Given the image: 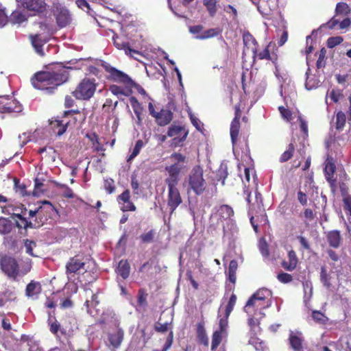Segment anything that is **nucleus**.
<instances>
[{
  "label": "nucleus",
  "mask_w": 351,
  "mask_h": 351,
  "mask_svg": "<svg viewBox=\"0 0 351 351\" xmlns=\"http://www.w3.org/2000/svg\"><path fill=\"white\" fill-rule=\"evenodd\" d=\"M169 158L172 164L165 167L167 174L165 182L168 188L167 206L170 209V214H172L182 202L177 186L180 180V174L185 169L184 163L186 162V158L180 153L174 152L171 154Z\"/></svg>",
  "instance_id": "nucleus-1"
},
{
  "label": "nucleus",
  "mask_w": 351,
  "mask_h": 351,
  "mask_svg": "<svg viewBox=\"0 0 351 351\" xmlns=\"http://www.w3.org/2000/svg\"><path fill=\"white\" fill-rule=\"evenodd\" d=\"M69 77L67 69L62 64H57L50 70L37 72L32 77L31 82L34 88L51 94L58 86L67 82Z\"/></svg>",
  "instance_id": "nucleus-2"
},
{
  "label": "nucleus",
  "mask_w": 351,
  "mask_h": 351,
  "mask_svg": "<svg viewBox=\"0 0 351 351\" xmlns=\"http://www.w3.org/2000/svg\"><path fill=\"white\" fill-rule=\"evenodd\" d=\"M271 291L267 289L257 290L247 301L243 310L250 316H255L258 313L268 308L271 305Z\"/></svg>",
  "instance_id": "nucleus-3"
},
{
  "label": "nucleus",
  "mask_w": 351,
  "mask_h": 351,
  "mask_svg": "<svg viewBox=\"0 0 351 351\" xmlns=\"http://www.w3.org/2000/svg\"><path fill=\"white\" fill-rule=\"evenodd\" d=\"M97 86V83L95 78L84 77L71 94L76 99L88 101L94 96Z\"/></svg>",
  "instance_id": "nucleus-4"
},
{
  "label": "nucleus",
  "mask_w": 351,
  "mask_h": 351,
  "mask_svg": "<svg viewBox=\"0 0 351 351\" xmlns=\"http://www.w3.org/2000/svg\"><path fill=\"white\" fill-rule=\"evenodd\" d=\"M203 169L199 165L195 166L189 176V187L197 195H202L206 189V182L203 176Z\"/></svg>",
  "instance_id": "nucleus-5"
},
{
  "label": "nucleus",
  "mask_w": 351,
  "mask_h": 351,
  "mask_svg": "<svg viewBox=\"0 0 351 351\" xmlns=\"http://www.w3.org/2000/svg\"><path fill=\"white\" fill-rule=\"evenodd\" d=\"M101 66L108 74L107 78L109 80L122 84L126 88V89H131V86L133 84V80L128 75L112 66L110 64L106 62L101 64Z\"/></svg>",
  "instance_id": "nucleus-6"
},
{
  "label": "nucleus",
  "mask_w": 351,
  "mask_h": 351,
  "mask_svg": "<svg viewBox=\"0 0 351 351\" xmlns=\"http://www.w3.org/2000/svg\"><path fill=\"white\" fill-rule=\"evenodd\" d=\"M0 268L9 278L13 280H16L20 275L19 263L12 256L8 255L0 256Z\"/></svg>",
  "instance_id": "nucleus-7"
},
{
  "label": "nucleus",
  "mask_w": 351,
  "mask_h": 351,
  "mask_svg": "<svg viewBox=\"0 0 351 351\" xmlns=\"http://www.w3.org/2000/svg\"><path fill=\"white\" fill-rule=\"evenodd\" d=\"M53 14L55 16L57 25L63 28L69 25L72 21V16L69 10L59 3L53 5Z\"/></svg>",
  "instance_id": "nucleus-8"
},
{
  "label": "nucleus",
  "mask_w": 351,
  "mask_h": 351,
  "mask_svg": "<svg viewBox=\"0 0 351 351\" xmlns=\"http://www.w3.org/2000/svg\"><path fill=\"white\" fill-rule=\"evenodd\" d=\"M86 263L84 256L82 254H77L69 258L66 264V274L69 276L79 273L80 270L87 269L85 268Z\"/></svg>",
  "instance_id": "nucleus-9"
},
{
  "label": "nucleus",
  "mask_w": 351,
  "mask_h": 351,
  "mask_svg": "<svg viewBox=\"0 0 351 351\" xmlns=\"http://www.w3.org/2000/svg\"><path fill=\"white\" fill-rule=\"evenodd\" d=\"M69 123L70 119H67V117L63 114L49 120L50 129L58 136L65 133Z\"/></svg>",
  "instance_id": "nucleus-10"
},
{
  "label": "nucleus",
  "mask_w": 351,
  "mask_h": 351,
  "mask_svg": "<svg viewBox=\"0 0 351 351\" xmlns=\"http://www.w3.org/2000/svg\"><path fill=\"white\" fill-rule=\"evenodd\" d=\"M271 47V43L261 51H258V47H254L252 53L253 61L255 62L258 58V60H268L272 62L274 64H277L278 56L276 53L269 52V48Z\"/></svg>",
  "instance_id": "nucleus-11"
},
{
  "label": "nucleus",
  "mask_w": 351,
  "mask_h": 351,
  "mask_svg": "<svg viewBox=\"0 0 351 351\" xmlns=\"http://www.w3.org/2000/svg\"><path fill=\"white\" fill-rule=\"evenodd\" d=\"M189 132L185 129L184 126L172 125L169 128L167 131V136L169 137H173V142L175 144H179L184 142Z\"/></svg>",
  "instance_id": "nucleus-12"
},
{
  "label": "nucleus",
  "mask_w": 351,
  "mask_h": 351,
  "mask_svg": "<svg viewBox=\"0 0 351 351\" xmlns=\"http://www.w3.org/2000/svg\"><path fill=\"white\" fill-rule=\"evenodd\" d=\"M117 201L121 206L123 212L136 211V207L131 200V195L129 189H125L121 194L117 196Z\"/></svg>",
  "instance_id": "nucleus-13"
},
{
  "label": "nucleus",
  "mask_w": 351,
  "mask_h": 351,
  "mask_svg": "<svg viewBox=\"0 0 351 351\" xmlns=\"http://www.w3.org/2000/svg\"><path fill=\"white\" fill-rule=\"evenodd\" d=\"M124 335V330L121 328H117L113 332H108L107 335L109 342L108 348L114 350L119 348L123 341Z\"/></svg>",
  "instance_id": "nucleus-14"
},
{
  "label": "nucleus",
  "mask_w": 351,
  "mask_h": 351,
  "mask_svg": "<svg viewBox=\"0 0 351 351\" xmlns=\"http://www.w3.org/2000/svg\"><path fill=\"white\" fill-rule=\"evenodd\" d=\"M173 113L168 107L162 108L155 116L156 123L160 126H165L171 123Z\"/></svg>",
  "instance_id": "nucleus-15"
},
{
  "label": "nucleus",
  "mask_w": 351,
  "mask_h": 351,
  "mask_svg": "<svg viewBox=\"0 0 351 351\" xmlns=\"http://www.w3.org/2000/svg\"><path fill=\"white\" fill-rule=\"evenodd\" d=\"M22 5L29 10L38 13H43L46 10L44 0H23Z\"/></svg>",
  "instance_id": "nucleus-16"
},
{
  "label": "nucleus",
  "mask_w": 351,
  "mask_h": 351,
  "mask_svg": "<svg viewBox=\"0 0 351 351\" xmlns=\"http://www.w3.org/2000/svg\"><path fill=\"white\" fill-rule=\"evenodd\" d=\"M25 295L28 298L37 299L42 292V286L40 282L31 280L25 288Z\"/></svg>",
  "instance_id": "nucleus-17"
},
{
  "label": "nucleus",
  "mask_w": 351,
  "mask_h": 351,
  "mask_svg": "<svg viewBox=\"0 0 351 351\" xmlns=\"http://www.w3.org/2000/svg\"><path fill=\"white\" fill-rule=\"evenodd\" d=\"M288 261H282L281 266L287 271H293L298 264V258L294 250H291L287 254Z\"/></svg>",
  "instance_id": "nucleus-18"
},
{
  "label": "nucleus",
  "mask_w": 351,
  "mask_h": 351,
  "mask_svg": "<svg viewBox=\"0 0 351 351\" xmlns=\"http://www.w3.org/2000/svg\"><path fill=\"white\" fill-rule=\"evenodd\" d=\"M112 40L114 46L119 49L124 50L126 54L138 53V51L130 48L129 43L125 41L123 38L114 35Z\"/></svg>",
  "instance_id": "nucleus-19"
},
{
  "label": "nucleus",
  "mask_w": 351,
  "mask_h": 351,
  "mask_svg": "<svg viewBox=\"0 0 351 351\" xmlns=\"http://www.w3.org/2000/svg\"><path fill=\"white\" fill-rule=\"evenodd\" d=\"M289 340L291 347L295 351H302L303 339L301 332L294 333L293 332H291L289 334Z\"/></svg>",
  "instance_id": "nucleus-20"
},
{
  "label": "nucleus",
  "mask_w": 351,
  "mask_h": 351,
  "mask_svg": "<svg viewBox=\"0 0 351 351\" xmlns=\"http://www.w3.org/2000/svg\"><path fill=\"white\" fill-rule=\"evenodd\" d=\"M326 239L329 245L333 248H338L341 243V237L339 230H330L326 234Z\"/></svg>",
  "instance_id": "nucleus-21"
},
{
  "label": "nucleus",
  "mask_w": 351,
  "mask_h": 351,
  "mask_svg": "<svg viewBox=\"0 0 351 351\" xmlns=\"http://www.w3.org/2000/svg\"><path fill=\"white\" fill-rule=\"evenodd\" d=\"M337 25H339V29H346L351 25V20L350 18L346 17L341 21H339V19H337L335 18V16H333L330 21H328L326 23V26L330 29H334Z\"/></svg>",
  "instance_id": "nucleus-22"
},
{
  "label": "nucleus",
  "mask_w": 351,
  "mask_h": 351,
  "mask_svg": "<svg viewBox=\"0 0 351 351\" xmlns=\"http://www.w3.org/2000/svg\"><path fill=\"white\" fill-rule=\"evenodd\" d=\"M173 317H171L169 322H166L165 323H161L159 321L156 322L154 324V330L156 332L158 333H165L169 332V334L172 332L173 339L174 338V334L173 331Z\"/></svg>",
  "instance_id": "nucleus-23"
},
{
  "label": "nucleus",
  "mask_w": 351,
  "mask_h": 351,
  "mask_svg": "<svg viewBox=\"0 0 351 351\" xmlns=\"http://www.w3.org/2000/svg\"><path fill=\"white\" fill-rule=\"evenodd\" d=\"M116 272L123 280L127 279L130 274V265L128 260L122 259L119 261Z\"/></svg>",
  "instance_id": "nucleus-24"
},
{
  "label": "nucleus",
  "mask_w": 351,
  "mask_h": 351,
  "mask_svg": "<svg viewBox=\"0 0 351 351\" xmlns=\"http://www.w3.org/2000/svg\"><path fill=\"white\" fill-rule=\"evenodd\" d=\"M49 330L52 334L56 336H58V332L59 331L63 336L69 335L71 332H73V329L71 328L64 326H61L60 324L56 321L50 324Z\"/></svg>",
  "instance_id": "nucleus-25"
},
{
  "label": "nucleus",
  "mask_w": 351,
  "mask_h": 351,
  "mask_svg": "<svg viewBox=\"0 0 351 351\" xmlns=\"http://www.w3.org/2000/svg\"><path fill=\"white\" fill-rule=\"evenodd\" d=\"M336 171V165L334 159L332 157H328L325 161L324 174L326 180L328 178H334Z\"/></svg>",
  "instance_id": "nucleus-26"
},
{
  "label": "nucleus",
  "mask_w": 351,
  "mask_h": 351,
  "mask_svg": "<svg viewBox=\"0 0 351 351\" xmlns=\"http://www.w3.org/2000/svg\"><path fill=\"white\" fill-rule=\"evenodd\" d=\"M31 41L36 53H38L41 56H44L45 53L43 47L44 44L47 43V40L42 39L40 35L36 34L34 36H31Z\"/></svg>",
  "instance_id": "nucleus-27"
},
{
  "label": "nucleus",
  "mask_w": 351,
  "mask_h": 351,
  "mask_svg": "<svg viewBox=\"0 0 351 351\" xmlns=\"http://www.w3.org/2000/svg\"><path fill=\"white\" fill-rule=\"evenodd\" d=\"M3 112H19L21 111V106L16 99H10L1 107Z\"/></svg>",
  "instance_id": "nucleus-28"
},
{
  "label": "nucleus",
  "mask_w": 351,
  "mask_h": 351,
  "mask_svg": "<svg viewBox=\"0 0 351 351\" xmlns=\"http://www.w3.org/2000/svg\"><path fill=\"white\" fill-rule=\"evenodd\" d=\"M295 152V145L294 143H290L287 149L280 155L279 158V161L281 163H284L287 162L288 160H291L293 156L294 153Z\"/></svg>",
  "instance_id": "nucleus-29"
},
{
  "label": "nucleus",
  "mask_w": 351,
  "mask_h": 351,
  "mask_svg": "<svg viewBox=\"0 0 351 351\" xmlns=\"http://www.w3.org/2000/svg\"><path fill=\"white\" fill-rule=\"evenodd\" d=\"M243 40L245 47L247 49H250L252 52L254 47L257 48L258 46L255 38L248 32L243 33Z\"/></svg>",
  "instance_id": "nucleus-30"
},
{
  "label": "nucleus",
  "mask_w": 351,
  "mask_h": 351,
  "mask_svg": "<svg viewBox=\"0 0 351 351\" xmlns=\"http://www.w3.org/2000/svg\"><path fill=\"white\" fill-rule=\"evenodd\" d=\"M27 19L26 15L22 11L16 10L12 12L10 18H8V21L14 25L21 24Z\"/></svg>",
  "instance_id": "nucleus-31"
},
{
  "label": "nucleus",
  "mask_w": 351,
  "mask_h": 351,
  "mask_svg": "<svg viewBox=\"0 0 351 351\" xmlns=\"http://www.w3.org/2000/svg\"><path fill=\"white\" fill-rule=\"evenodd\" d=\"M197 339L199 343L206 346L208 345V339L203 323H199L197 325Z\"/></svg>",
  "instance_id": "nucleus-32"
},
{
  "label": "nucleus",
  "mask_w": 351,
  "mask_h": 351,
  "mask_svg": "<svg viewBox=\"0 0 351 351\" xmlns=\"http://www.w3.org/2000/svg\"><path fill=\"white\" fill-rule=\"evenodd\" d=\"M240 130V121L232 120L230 124V134L233 145L236 144Z\"/></svg>",
  "instance_id": "nucleus-33"
},
{
  "label": "nucleus",
  "mask_w": 351,
  "mask_h": 351,
  "mask_svg": "<svg viewBox=\"0 0 351 351\" xmlns=\"http://www.w3.org/2000/svg\"><path fill=\"white\" fill-rule=\"evenodd\" d=\"M222 30L219 28H211L203 32L202 34L197 35L195 38L199 40H205L210 38L217 36L221 34Z\"/></svg>",
  "instance_id": "nucleus-34"
},
{
  "label": "nucleus",
  "mask_w": 351,
  "mask_h": 351,
  "mask_svg": "<svg viewBox=\"0 0 351 351\" xmlns=\"http://www.w3.org/2000/svg\"><path fill=\"white\" fill-rule=\"evenodd\" d=\"M13 224L10 219L5 217H0V234H7L12 230Z\"/></svg>",
  "instance_id": "nucleus-35"
},
{
  "label": "nucleus",
  "mask_w": 351,
  "mask_h": 351,
  "mask_svg": "<svg viewBox=\"0 0 351 351\" xmlns=\"http://www.w3.org/2000/svg\"><path fill=\"white\" fill-rule=\"evenodd\" d=\"M238 268V263L236 260L230 261L229 263L228 270V280L234 284L237 280L236 272Z\"/></svg>",
  "instance_id": "nucleus-36"
},
{
  "label": "nucleus",
  "mask_w": 351,
  "mask_h": 351,
  "mask_svg": "<svg viewBox=\"0 0 351 351\" xmlns=\"http://www.w3.org/2000/svg\"><path fill=\"white\" fill-rule=\"evenodd\" d=\"M350 8L349 5L345 2H339L336 5L335 8V18L338 16H345L350 13Z\"/></svg>",
  "instance_id": "nucleus-37"
},
{
  "label": "nucleus",
  "mask_w": 351,
  "mask_h": 351,
  "mask_svg": "<svg viewBox=\"0 0 351 351\" xmlns=\"http://www.w3.org/2000/svg\"><path fill=\"white\" fill-rule=\"evenodd\" d=\"M227 335V333L216 330L213 332L212 336L211 350H215L219 346L222 341V338Z\"/></svg>",
  "instance_id": "nucleus-38"
},
{
  "label": "nucleus",
  "mask_w": 351,
  "mask_h": 351,
  "mask_svg": "<svg viewBox=\"0 0 351 351\" xmlns=\"http://www.w3.org/2000/svg\"><path fill=\"white\" fill-rule=\"evenodd\" d=\"M326 97H329L331 101L335 104L338 103L344 96L343 90L339 88H332L327 91Z\"/></svg>",
  "instance_id": "nucleus-39"
},
{
  "label": "nucleus",
  "mask_w": 351,
  "mask_h": 351,
  "mask_svg": "<svg viewBox=\"0 0 351 351\" xmlns=\"http://www.w3.org/2000/svg\"><path fill=\"white\" fill-rule=\"evenodd\" d=\"M110 92L114 95H125L128 96L132 93L131 89H126V88L121 87L117 85H111L109 88Z\"/></svg>",
  "instance_id": "nucleus-40"
},
{
  "label": "nucleus",
  "mask_w": 351,
  "mask_h": 351,
  "mask_svg": "<svg viewBox=\"0 0 351 351\" xmlns=\"http://www.w3.org/2000/svg\"><path fill=\"white\" fill-rule=\"evenodd\" d=\"M217 0H203L209 16L213 17L217 13Z\"/></svg>",
  "instance_id": "nucleus-41"
},
{
  "label": "nucleus",
  "mask_w": 351,
  "mask_h": 351,
  "mask_svg": "<svg viewBox=\"0 0 351 351\" xmlns=\"http://www.w3.org/2000/svg\"><path fill=\"white\" fill-rule=\"evenodd\" d=\"M346 122V114L342 111L337 112L336 114L335 128L338 130H342Z\"/></svg>",
  "instance_id": "nucleus-42"
},
{
  "label": "nucleus",
  "mask_w": 351,
  "mask_h": 351,
  "mask_svg": "<svg viewBox=\"0 0 351 351\" xmlns=\"http://www.w3.org/2000/svg\"><path fill=\"white\" fill-rule=\"evenodd\" d=\"M144 146V143L142 140L139 139L136 142V144H135V146L131 153V154L130 155V156L128 157L127 161L128 162H130L132 161L136 156H137L142 147Z\"/></svg>",
  "instance_id": "nucleus-43"
},
{
  "label": "nucleus",
  "mask_w": 351,
  "mask_h": 351,
  "mask_svg": "<svg viewBox=\"0 0 351 351\" xmlns=\"http://www.w3.org/2000/svg\"><path fill=\"white\" fill-rule=\"evenodd\" d=\"M219 213L224 219H230L234 215L233 209L228 205H222L219 209Z\"/></svg>",
  "instance_id": "nucleus-44"
},
{
  "label": "nucleus",
  "mask_w": 351,
  "mask_h": 351,
  "mask_svg": "<svg viewBox=\"0 0 351 351\" xmlns=\"http://www.w3.org/2000/svg\"><path fill=\"white\" fill-rule=\"evenodd\" d=\"M147 293L144 289H140L137 295V303L140 306H146L147 305Z\"/></svg>",
  "instance_id": "nucleus-45"
},
{
  "label": "nucleus",
  "mask_w": 351,
  "mask_h": 351,
  "mask_svg": "<svg viewBox=\"0 0 351 351\" xmlns=\"http://www.w3.org/2000/svg\"><path fill=\"white\" fill-rule=\"evenodd\" d=\"M154 237L155 231L154 230H150L147 232L143 233L140 236V239L143 243H149L154 241Z\"/></svg>",
  "instance_id": "nucleus-46"
},
{
  "label": "nucleus",
  "mask_w": 351,
  "mask_h": 351,
  "mask_svg": "<svg viewBox=\"0 0 351 351\" xmlns=\"http://www.w3.org/2000/svg\"><path fill=\"white\" fill-rule=\"evenodd\" d=\"M77 114L79 115V121L80 122V123H83L85 120H86V114L85 113H82L80 110H67V111H65L64 113H63V115L66 117H67V119H69V116H72L73 114Z\"/></svg>",
  "instance_id": "nucleus-47"
},
{
  "label": "nucleus",
  "mask_w": 351,
  "mask_h": 351,
  "mask_svg": "<svg viewBox=\"0 0 351 351\" xmlns=\"http://www.w3.org/2000/svg\"><path fill=\"white\" fill-rule=\"evenodd\" d=\"M87 138L90 139L93 142V145H97L95 147V150L97 152L104 151L103 147L100 145L99 136L96 133H93L92 134H86Z\"/></svg>",
  "instance_id": "nucleus-48"
},
{
  "label": "nucleus",
  "mask_w": 351,
  "mask_h": 351,
  "mask_svg": "<svg viewBox=\"0 0 351 351\" xmlns=\"http://www.w3.org/2000/svg\"><path fill=\"white\" fill-rule=\"evenodd\" d=\"M228 175V169L226 165H221L217 173V180H221V183L223 185L225 184V180Z\"/></svg>",
  "instance_id": "nucleus-49"
},
{
  "label": "nucleus",
  "mask_w": 351,
  "mask_h": 351,
  "mask_svg": "<svg viewBox=\"0 0 351 351\" xmlns=\"http://www.w3.org/2000/svg\"><path fill=\"white\" fill-rule=\"evenodd\" d=\"M237 302V295L232 293L228 300L227 305L226 306L225 313L227 316H230V313L233 311L234 306Z\"/></svg>",
  "instance_id": "nucleus-50"
},
{
  "label": "nucleus",
  "mask_w": 351,
  "mask_h": 351,
  "mask_svg": "<svg viewBox=\"0 0 351 351\" xmlns=\"http://www.w3.org/2000/svg\"><path fill=\"white\" fill-rule=\"evenodd\" d=\"M16 226L18 228H24L25 230L36 227V224H33L32 221H27L26 218H24L21 221H16Z\"/></svg>",
  "instance_id": "nucleus-51"
},
{
  "label": "nucleus",
  "mask_w": 351,
  "mask_h": 351,
  "mask_svg": "<svg viewBox=\"0 0 351 351\" xmlns=\"http://www.w3.org/2000/svg\"><path fill=\"white\" fill-rule=\"evenodd\" d=\"M330 278L327 274L326 269L325 267H322L320 272V280L323 285L327 288L330 287Z\"/></svg>",
  "instance_id": "nucleus-52"
},
{
  "label": "nucleus",
  "mask_w": 351,
  "mask_h": 351,
  "mask_svg": "<svg viewBox=\"0 0 351 351\" xmlns=\"http://www.w3.org/2000/svg\"><path fill=\"white\" fill-rule=\"evenodd\" d=\"M312 317L314 321L320 324H324L327 319L325 315L319 311H313L312 312Z\"/></svg>",
  "instance_id": "nucleus-53"
},
{
  "label": "nucleus",
  "mask_w": 351,
  "mask_h": 351,
  "mask_svg": "<svg viewBox=\"0 0 351 351\" xmlns=\"http://www.w3.org/2000/svg\"><path fill=\"white\" fill-rule=\"evenodd\" d=\"M343 41V38L341 36L330 37L327 40V46L328 48H333L341 44Z\"/></svg>",
  "instance_id": "nucleus-54"
},
{
  "label": "nucleus",
  "mask_w": 351,
  "mask_h": 351,
  "mask_svg": "<svg viewBox=\"0 0 351 351\" xmlns=\"http://www.w3.org/2000/svg\"><path fill=\"white\" fill-rule=\"evenodd\" d=\"M24 244L26 248V252L32 256H36L33 252V248L36 246V242L32 240L25 239Z\"/></svg>",
  "instance_id": "nucleus-55"
},
{
  "label": "nucleus",
  "mask_w": 351,
  "mask_h": 351,
  "mask_svg": "<svg viewBox=\"0 0 351 351\" xmlns=\"http://www.w3.org/2000/svg\"><path fill=\"white\" fill-rule=\"evenodd\" d=\"M99 303V302L98 300L97 294V293L93 294L92 297H91V300L90 301L86 300L85 304H84L85 306H86L87 312L88 313H91L90 310V306H96Z\"/></svg>",
  "instance_id": "nucleus-56"
},
{
  "label": "nucleus",
  "mask_w": 351,
  "mask_h": 351,
  "mask_svg": "<svg viewBox=\"0 0 351 351\" xmlns=\"http://www.w3.org/2000/svg\"><path fill=\"white\" fill-rule=\"evenodd\" d=\"M343 208L344 210L348 211L347 214L349 215V220L351 223V195H347L343 197Z\"/></svg>",
  "instance_id": "nucleus-57"
},
{
  "label": "nucleus",
  "mask_w": 351,
  "mask_h": 351,
  "mask_svg": "<svg viewBox=\"0 0 351 351\" xmlns=\"http://www.w3.org/2000/svg\"><path fill=\"white\" fill-rule=\"evenodd\" d=\"M277 279L282 283H289L293 280V277L291 274L285 272H280L277 275Z\"/></svg>",
  "instance_id": "nucleus-58"
},
{
  "label": "nucleus",
  "mask_w": 351,
  "mask_h": 351,
  "mask_svg": "<svg viewBox=\"0 0 351 351\" xmlns=\"http://www.w3.org/2000/svg\"><path fill=\"white\" fill-rule=\"evenodd\" d=\"M326 54V50L325 48H322L319 53L318 60L316 62V66L318 69L322 68L325 66V57Z\"/></svg>",
  "instance_id": "nucleus-59"
},
{
  "label": "nucleus",
  "mask_w": 351,
  "mask_h": 351,
  "mask_svg": "<svg viewBox=\"0 0 351 351\" xmlns=\"http://www.w3.org/2000/svg\"><path fill=\"white\" fill-rule=\"evenodd\" d=\"M228 317L225 313L223 317L221 318L219 322V329L217 330L227 333V327L228 324Z\"/></svg>",
  "instance_id": "nucleus-60"
},
{
  "label": "nucleus",
  "mask_w": 351,
  "mask_h": 351,
  "mask_svg": "<svg viewBox=\"0 0 351 351\" xmlns=\"http://www.w3.org/2000/svg\"><path fill=\"white\" fill-rule=\"evenodd\" d=\"M172 345H173V335H172V332H171L170 334H168V336L166 338L165 343L162 350H159L155 349V350H153L152 351H168L171 348Z\"/></svg>",
  "instance_id": "nucleus-61"
},
{
  "label": "nucleus",
  "mask_w": 351,
  "mask_h": 351,
  "mask_svg": "<svg viewBox=\"0 0 351 351\" xmlns=\"http://www.w3.org/2000/svg\"><path fill=\"white\" fill-rule=\"evenodd\" d=\"M278 110L281 116L287 121H289L292 119V112L289 109L286 108L284 106H279Z\"/></svg>",
  "instance_id": "nucleus-62"
},
{
  "label": "nucleus",
  "mask_w": 351,
  "mask_h": 351,
  "mask_svg": "<svg viewBox=\"0 0 351 351\" xmlns=\"http://www.w3.org/2000/svg\"><path fill=\"white\" fill-rule=\"evenodd\" d=\"M104 189L108 193L111 194L115 191V186L112 179H107L104 180Z\"/></svg>",
  "instance_id": "nucleus-63"
},
{
  "label": "nucleus",
  "mask_w": 351,
  "mask_h": 351,
  "mask_svg": "<svg viewBox=\"0 0 351 351\" xmlns=\"http://www.w3.org/2000/svg\"><path fill=\"white\" fill-rule=\"evenodd\" d=\"M8 22V17L5 13V9L0 4V27L5 26Z\"/></svg>",
  "instance_id": "nucleus-64"
}]
</instances>
